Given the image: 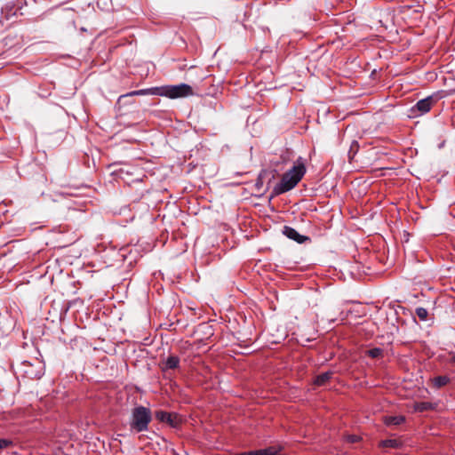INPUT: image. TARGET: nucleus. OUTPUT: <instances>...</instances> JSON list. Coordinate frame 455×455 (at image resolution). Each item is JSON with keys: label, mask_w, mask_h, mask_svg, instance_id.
I'll return each mask as SVG.
<instances>
[{"label": "nucleus", "mask_w": 455, "mask_h": 455, "mask_svg": "<svg viewBox=\"0 0 455 455\" xmlns=\"http://www.w3.org/2000/svg\"><path fill=\"white\" fill-rule=\"evenodd\" d=\"M402 442L398 439H386L379 443V447L382 448H400Z\"/></svg>", "instance_id": "f8f14e48"}, {"label": "nucleus", "mask_w": 455, "mask_h": 455, "mask_svg": "<svg viewBox=\"0 0 455 455\" xmlns=\"http://www.w3.org/2000/svg\"><path fill=\"white\" fill-rule=\"evenodd\" d=\"M447 355L450 356V358L448 359V363L452 364V365H455V352L454 351H448Z\"/></svg>", "instance_id": "6ab92c4d"}, {"label": "nucleus", "mask_w": 455, "mask_h": 455, "mask_svg": "<svg viewBox=\"0 0 455 455\" xmlns=\"http://www.w3.org/2000/svg\"><path fill=\"white\" fill-rule=\"evenodd\" d=\"M352 442H355L356 441V437L355 436H353L352 439H351Z\"/></svg>", "instance_id": "412c9836"}, {"label": "nucleus", "mask_w": 455, "mask_h": 455, "mask_svg": "<svg viewBox=\"0 0 455 455\" xmlns=\"http://www.w3.org/2000/svg\"><path fill=\"white\" fill-rule=\"evenodd\" d=\"M432 384H433V387L435 388H441L444 386H446L447 384L450 383L451 381V379L448 377V376H437V377H435L432 380Z\"/></svg>", "instance_id": "9b49d317"}, {"label": "nucleus", "mask_w": 455, "mask_h": 455, "mask_svg": "<svg viewBox=\"0 0 455 455\" xmlns=\"http://www.w3.org/2000/svg\"><path fill=\"white\" fill-rule=\"evenodd\" d=\"M306 173L302 157H299L293 167L283 173L280 182L273 188V196H279L294 188Z\"/></svg>", "instance_id": "f257e3e1"}, {"label": "nucleus", "mask_w": 455, "mask_h": 455, "mask_svg": "<svg viewBox=\"0 0 455 455\" xmlns=\"http://www.w3.org/2000/svg\"><path fill=\"white\" fill-rule=\"evenodd\" d=\"M156 419L160 422L167 423L169 426L172 427H177L181 422V419L177 413L167 412L164 411H156Z\"/></svg>", "instance_id": "39448f33"}, {"label": "nucleus", "mask_w": 455, "mask_h": 455, "mask_svg": "<svg viewBox=\"0 0 455 455\" xmlns=\"http://www.w3.org/2000/svg\"><path fill=\"white\" fill-rule=\"evenodd\" d=\"M434 405L429 402H419L414 404V410L419 412L433 410Z\"/></svg>", "instance_id": "2eb2a0df"}, {"label": "nucleus", "mask_w": 455, "mask_h": 455, "mask_svg": "<svg viewBox=\"0 0 455 455\" xmlns=\"http://www.w3.org/2000/svg\"><path fill=\"white\" fill-rule=\"evenodd\" d=\"M434 100L432 97H427L419 100L411 108L413 112L418 111L420 115L427 113L433 105Z\"/></svg>", "instance_id": "0eeeda50"}, {"label": "nucleus", "mask_w": 455, "mask_h": 455, "mask_svg": "<svg viewBox=\"0 0 455 455\" xmlns=\"http://www.w3.org/2000/svg\"><path fill=\"white\" fill-rule=\"evenodd\" d=\"M331 371L323 372L315 377L314 383L317 386H323L331 379Z\"/></svg>", "instance_id": "4468645a"}, {"label": "nucleus", "mask_w": 455, "mask_h": 455, "mask_svg": "<svg viewBox=\"0 0 455 455\" xmlns=\"http://www.w3.org/2000/svg\"><path fill=\"white\" fill-rule=\"evenodd\" d=\"M404 420L405 418L403 416H388L385 418L384 423L387 426H398L403 423Z\"/></svg>", "instance_id": "ddd939ff"}, {"label": "nucleus", "mask_w": 455, "mask_h": 455, "mask_svg": "<svg viewBox=\"0 0 455 455\" xmlns=\"http://www.w3.org/2000/svg\"><path fill=\"white\" fill-rule=\"evenodd\" d=\"M282 451L283 448L281 446H269L265 449L241 452L237 455H284L282 453Z\"/></svg>", "instance_id": "423d86ee"}, {"label": "nucleus", "mask_w": 455, "mask_h": 455, "mask_svg": "<svg viewBox=\"0 0 455 455\" xmlns=\"http://www.w3.org/2000/svg\"><path fill=\"white\" fill-rule=\"evenodd\" d=\"M152 420V413L150 409L142 405L136 406L132 411L130 422L131 429L137 433L148 430V425Z\"/></svg>", "instance_id": "f03ea898"}, {"label": "nucleus", "mask_w": 455, "mask_h": 455, "mask_svg": "<svg viewBox=\"0 0 455 455\" xmlns=\"http://www.w3.org/2000/svg\"><path fill=\"white\" fill-rule=\"evenodd\" d=\"M366 354H367V355H369L371 358H379V357L382 356L383 350L379 347H374V348L369 349L366 352Z\"/></svg>", "instance_id": "dca6fc26"}, {"label": "nucleus", "mask_w": 455, "mask_h": 455, "mask_svg": "<svg viewBox=\"0 0 455 455\" xmlns=\"http://www.w3.org/2000/svg\"><path fill=\"white\" fill-rule=\"evenodd\" d=\"M180 365V358L177 355H170L163 363V371L175 370Z\"/></svg>", "instance_id": "9d476101"}, {"label": "nucleus", "mask_w": 455, "mask_h": 455, "mask_svg": "<svg viewBox=\"0 0 455 455\" xmlns=\"http://www.w3.org/2000/svg\"><path fill=\"white\" fill-rule=\"evenodd\" d=\"M194 95L193 88L187 84L159 86V96L169 99L186 98Z\"/></svg>", "instance_id": "7ed1b4c3"}, {"label": "nucleus", "mask_w": 455, "mask_h": 455, "mask_svg": "<svg viewBox=\"0 0 455 455\" xmlns=\"http://www.w3.org/2000/svg\"><path fill=\"white\" fill-rule=\"evenodd\" d=\"M22 367L24 376L28 379H40L44 374V367L40 363H37L36 365H35L28 362H23Z\"/></svg>", "instance_id": "20e7f679"}, {"label": "nucleus", "mask_w": 455, "mask_h": 455, "mask_svg": "<svg viewBox=\"0 0 455 455\" xmlns=\"http://www.w3.org/2000/svg\"><path fill=\"white\" fill-rule=\"evenodd\" d=\"M416 314L420 320H426L427 317V310L424 307H418Z\"/></svg>", "instance_id": "f3484780"}, {"label": "nucleus", "mask_w": 455, "mask_h": 455, "mask_svg": "<svg viewBox=\"0 0 455 455\" xmlns=\"http://www.w3.org/2000/svg\"><path fill=\"white\" fill-rule=\"evenodd\" d=\"M283 233L285 236H287L288 238H290L291 240L296 241L299 243H303L306 241L309 240L308 236L302 235L299 234V232L291 227L285 226L283 228Z\"/></svg>", "instance_id": "6e6552de"}, {"label": "nucleus", "mask_w": 455, "mask_h": 455, "mask_svg": "<svg viewBox=\"0 0 455 455\" xmlns=\"http://www.w3.org/2000/svg\"><path fill=\"white\" fill-rule=\"evenodd\" d=\"M12 444V442L8 439H0V450L5 449Z\"/></svg>", "instance_id": "a211bd4d"}, {"label": "nucleus", "mask_w": 455, "mask_h": 455, "mask_svg": "<svg viewBox=\"0 0 455 455\" xmlns=\"http://www.w3.org/2000/svg\"><path fill=\"white\" fill-rule=\"evenodd\" d=\"M143 95H158L159 96V87H151L147 89H141L137 91L130 92L124 95L119 97V100L124 97H132V96H143Z\"/></svg>", "instance_id": "1a4fd4ad"}, {"label": "nucleus", "mask_w": 455, "mask_h": 455, "mask_svg": "<svg viewBox=\"0 0 455 455\" xmlns=\"http://www.w3.org/2000/svg\"><path fill=\"white\" fill-rule=\"evenodd\" d=\"M263 184V181H262V174L260 173L257 179V181H256V186L258 188H259L260 186H262Z\"/></svg>", "instance_id": "aec40b11"}]
</instances>
